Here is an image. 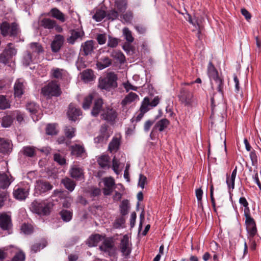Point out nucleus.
Wrapping results in <instances>:
<instances>
[{
    "label": "nucleus",
    "instance_id": "31",
    "mask_svg": "<svg viewBox=\"0 0 261 261\" xmlns=\"http://www.w3.org/2000/svg\"><path fill=\"white\" fill-rule=\"evenodd\" d=\"M169 124V120L166 118H163L155 123L153 129H158L160 132H163L168 127Z\"/></svg>",
    "mask_w": 261,
    "mask_h": 261
},
{
    "label": "nucleus",
    "instance_id": "9",
    "mask_svg": "<svg viewBox=\"0 0 261 261\" xmlns=\"http://www.w3.org/2000/svg\"><path fill=\"white\" fill-rule=\"evenodd\" d=\"M101 119L111 124L115 123L118 117L116 111L111 107H106L101 111Z\"/></svg>",
    "mask_w": 261,
    "mask_h": 261
},
{
    "label": "nucleus",
    "instance_id": "6",
    "mask_svg": "<svg viewBox=\"0 0 261 261\" xmlns=\"http://www.w3.org/2000/svg\"><path fill=\"white\" fill-rule=\"evenodd\" d=\"M119 208L120 214L122 215V216L116 220L114 223L115 228H118L119 227L123 228L125 227L124 223L125 220L123 216L128 214L130 208V205L128 200H123L119 206Z\"/></svg>",
    "mask_w": 261,
    "mask_h": 261
},
{
    "label": "nucleus",
    "instance_id": "11",
    "mask_svg": "<svg viewBox=\"0 0 261 261\" xmlns=\"http://www.w3.org/2000/svg\"><path fill=\"white\" fill-rule=\"evenodd\" d=\"M53 186L47 181L38 179L36 181L35 185V193L41 194L51 190Z\"/></svg>",
    "mask_w": 261,
    "mask_h": 261
},
{
    "label": "nucleus",
    "instance_id": "38",
    "mask_svg": "<svg viewBox=\"0 0 261 261\" xmlns=\"http://www.w3.org/2000/svg\"><path fill=\"white\" fill-rule=\"evenodd\" d=\"M244 215L246 228H256L255 222L253 218L251 217L250 212L244 213Z\"/></svg>",
    "mask_w": 261,
    "mask_h": 261
},
{
    "label": "nucleus",
    "instance_id": "53",
    "mask_svg": "<svg viewBox=\"0 0 261 261\" xmlns=\"http://www.w3.org/2000/svg\"><path fill=\"white\" fill-rule=\"evenodd\" d=\"M60 215L61 216L62 219L64 221H69L71 220L72 217V213L70 211L68 210H62L60 212Z\"/></svg>",
    "mask_w": 261,
    "mask_h": 261
},
{
    "label": "nucleus",
    "instance_id": "34",
    "mask_svg": "<svg viewBox=\"0 0 261 261\" xmlns=\"http://www.w3.org/2000/svg\"><path fill=\"white\" fill-rule=\"evenodd\" d=\"M138 98V95L133 92H130L127 94L121 101V105L124 107L135 101Z\"/></svg>",
    "mask_w": 261,
    "mask_h": 261
},
{
    "label": "nucleus",
    "instance_id": "15",
    "mask_svg": "<svg viewBox=\"0 0 261 261\" xmlns=\"http://www.w3.org/2000/svg\"><path fill=\"white\" fill-rule=\"evenodd\" d=\"M131 244L129 241V237L127 234L123 236L121 240L120 249L123 254L127 256L131 252Z\"/></svg>",
    "mask_w": 261,
    "mask_h": 261
},
{
    "label": "nucleus",
    "instance_id": "4",
    "mask_svg": "<svg viewBox=\"0 0 261 261\" xmlns=\"http://www.w3.org/2000/svg\"><path fill=\"white\" fill-rule=\"evenodd\" d=\"M59 85L56 81H52L41 89V93L44 96H59L61 94Z\"/></svg>",
    "mask_w": 261,
    "mask_h": 261
},
{
    "label": "nucleus",
    "instance_id": "19",
    "mask_svg": "<svg viewBox=\"0 0 261 261\" xmlns=\"http://www.w3.org/2000/svg\"><path fill=\"white\" fill-rule=\"evenodd\" d=\"M12 222L11 216L5 213L0 214V227L1 228H11Z\"/></svg>",
    "mask_w": 261,
    "mask_h": 261
},
{
    "label": "nucleus",
    "instance_id": "37",
    "mask_svg": "<svg viewBox=\"0 0 261 261\" xmlns=\"http://www.w3.org/2000/svg\"><path fill=\"white\" fill-rule=\"evenodd\" d=\"M56 21L50 18H45L40 21V25L45 29L51 30L54 28Z\"/></svg>",
    "mask_w": 261,
    "mask_h": 261
},
{
    "label": "nucleus",
    "instance_id": "64",
    "mask_svg": "<svg viewBox=\"0 0 261 261\" xmlns=\"http://www.w3.org/2000/svg\"><path fill=\"white\" fill-rule=\"evenodd\" d=\"M122 17L125 22L130 23L133 18V14L131 11H127Z\"/></svg>",
    "mask_w": 261,
    "mask_h": 261
},
{
    "label": "nucleus",
    "instance_id": "52",
    "mask_svg": "<svg viewBox=\"0 0 261 261\" xmlns=\"http://www.w3.org/2000/svg\"><path fill=\"white\" fill-rule=\"evenodd\" d=\"M106 16H107L106 12L103 10H98L93 16V19L96 21H101Z\"/></svg>",
    "mask_w": 261,
    "mask_h": 261
},
{
    "label": "nucleus",
    "instance_id": "29",
    "mask_svg": "<svg viewBox=\"0 0 261 261\" xmlns=\"http://www.w3.org/2000/svg\"><path fill=\"white\" fill-rule=\"evenodd\" d=\"M12 177L9 176L5 173H0V188L6 189L8 188L12 181Z\"/></svg>",
    "mask_w": 261,
    "mask_h": 261
},
{
    "label": "nucleus",
    "instance_id": "61",
    "mask_svg": "<svg viewBox=\"0 0 261 261\" xmlns=\"http://www.w3.org/2000/svg\"><path fill=\"white\" fill-rule=\"evenodd\" d=\"M9 197V194L7 191H4L0 193V208L4 205L5 202Z\"/></svg>",
    "mask_w": 261,
    "mask_h": 261
},
{
    "label": "nucleus",
    "instance_id": "51",
    "mask_svg": "<svg viewBox=\"0 0 261 261\" xmlns=\"http://www.w3.org/2000/svg\"><path fill=\"white\" fill-rule=\"evenodd\" d=\"M75 129L71 126H66L64 128V133L67 138L71 139L75 135Z\"/></svg>",
    "mask_w": 261,
    "mask_h": 261
},
{
    "label": "nucleus",
    "instance_id": "46",
    "mask_svg": "<svg viewBox=\"0 0 261 261\" xmlns=\"http://www.w3.org/2000/svg\"><path fill=\"white\" fill-rule=\"evenodd\" d=\"M122 33L128 43H131L134 41V38L132 35V33L128 28H124L122 30Z\"/></svg>",
    "mask_w": 261,
    "mask_h": 261
},
{
    "label": "nucleus",
    "instance_id": "21",
    "mask_svg": "<svg viewBox=\"0 0 261 261\" xmlns=\"http://www.w3.org/2000/svg\"><path fill=\"white\" fill-rule=\"evenodd\" d=\"M212 87L214 90H217L221 94L223 93V80L219 75L211 79Z\"/></svg>",
    "mask_w": 261,
    "mask_h": 261
},
{
    "label": "nucleus",
    "instance_id": "58",
    "mask_svg": "<svg viewBox=\"0 0 261 261\" xmlns=\"http://www.w3.org/2000/svg\"><path fill=\"white\" fill-rule=\"evenodd\" d=\"M93 97L91 95H89L84 98V102L83 103V108L85 110L88 109L92 103Z\"/></svg>",
    "mask_w": 261,
    "mask_h": 261
},
{
    "label": "nucleus",
    "instance_id": "59",
    "mask_svg": "<svg viewBox=\"0 0 261 261\" xmlns=\"http://www.w3.org/2000/svg\"><path fill=\"white\" fill-rule=\"evenodd\" d=\"M226 184L228 189L233 190L234 188L235 177L229 176L228 174L226 175Z\"/></svg>",
    "mask_w": 261,
    "mask_h": 261
},
{
    "label": "nucleus",
    "instance_id": "3",
    "mask_svg": "<svg viewBox=\"0 0 261 261\" xmlns=\"http://www.w3.org/2000/svg\"><path fill=\"white\" fill-rule=\"evenodd\" d=\"M1 34L4 37H16L19 33L18 24L15 22L9 23L7 21L3 22L0 25Z\"/></svg>",
    "mask_w": 261,
    "mask_h": 261
},
{
    "label": "nucleus",
    "instance_id": "57",
    "mask_svg": "<svg viewBox=\"0 0 261 261\" xmlns=\"http://www.w3.org/2000/svg\"><path fill=\"white\" fill-rule=\"evenodd\" d=\"M25 258V256L24 253L22 251H19L15 254L12 258L11 261H24Z\"/></svg>",
    "mask_w": 261,
    "mask_h": 261
},
{
    "label": "nucleus",
    "instance_id": "40",
    "mask_svg": "<svg viewBox=\"0 0 261 261\" xmlns=\"http://www.w3.org/2000/svg\"><path fill=\"white\" fill-rule=\"evenodd\" d=\"M62 183L65 187L70 191H72L76 185L75 182L71 179L66 177L62 180Z\"/></svg>",
    "mask_w": 261,
    "mask_h": 261
},
{
    "label": "nucleus",
    "instance_id": "13",
    "mask_svg": "<svg viewBox=\"0 0 261 261\" xmlns=\"http://www.w3.org/2000/svg\"><path fill=\"white\" fill-rule=\"evenodd\" d=\"M71 154L76 158H85L87 156L86 149L83 145L75 144L70 147Z\"/></svg>",
    "mask_w": 261,
    "mask_h": 261
},
{
    "label": "nucleus",
    "instance_id": "48",
    "mask_svg": "<svg viewBox=\"0 0 261 261\" xmlns=\"http://www.w3.org/2000/svg\"><path fill=\"white\" fill-rule=\"evenodd\" d=\"M26 108L32 114H35L38 111L39 106L34 102H29L26 105Z\"/></svg>",
    "mask_w": 261,
    "mask_h": 261
},
{
    "label": "nucleus",
    "instance_id": "39",
    "mask_svg": "<svg viewBox=\"0 0 261 261\" xmlns=\"http://www.w3.org/2000/svg\"><path fill=\"white\" fill-rule=\"evenodd\" d=\"M34 56L31 53V50H27L23 54L22 58L23 64L26 66H29L33 61Z\"/></svg>",
    "mask_w": 261,
    "mask_h": 261
},
{
    "label": "nucleus",
    "instance_id": "55",
    "mask_svg": "<svg viewBox=\"0 0 261 261\" xmlns=\"http://www.w3.org/2000/svg\"><path fill=\"white\" fill-rule=\"evenodd\" d=\"M54 160L58 163L60 165H64L66 164V161L65 158L59 153H55L54 155Z\"/></svg>",
    "mask_w": 261,
    "mask_h": 261
},
{
    "label": "nucleus",
    "instance_id": "44",
    "mask_svg": "<svg viewBox=\"0 0 261 261\" xmlns=\"http://www.w3.org/2000/svg\"><path fill=\"white\" fill-rule=\"evenodd\" d=\"M13 120L14 118L11 112L10 115H7L3 117L2 121V126L4 127H10L12 124Z\"/></svg>",
    "mask_w": 261,
    "mask_h": 261
},
{
    "label": "nucleus",
    "instance_id": "25",
    "mask_svg": "<svg viewBox=\"0 0 261 261\" xmlns=\"http://www.w3.org/2000/svg\"><path fill=\"white\" fill-rule=\"evenodd\" d=\"M35 58L44 52V49L41 44L38 42H32L29 44V49Z\"/></svg>",
    "mask_w": 261,
    "mask_h": 261
},
{
    "label": "nucleus",
    "instance_id": "7",
    "mask_svg": "<svg viewBox=\"0 0 261 261\" xmlns=\"http://www.w3.org/2000/svg\"><path fill=\"white\" fill-rule=\"evenodd\" d=\"M102 244L99 246L101 251L107 253L109 256H113L115 253V239L112 237L104 238Z\"/></svg>",
    "mask_w": 261,
    "mask_h": 261
},
{
    "label": "nucleus",
    "instance_id": "22",
    "mask_svg": "<svg viewBox=\"0 0 261 261\" xmlns=\"http://www.w3.org/2000/svg\"><path fill=\"white\" fill-rule=\"evenodd\" d=\"M70 176L77 180L84 178V170L76 165L73 166L70 170Z\"/></svg>",
    "mask_w": 261,
    "mask_h": 261
},
{
    "label": "nucleus",
    "instance_id": "30",
    "mask_svg": "<svg viewBox=\"0 0 261 261\" xmlns=\"http://www.w3.org/2000/svg\"><path fill=\"white\" fill-rule=\"evenodd\" d=\"M120 145V137H114L110 142L108 150L111 152H116L118 151Z\"/></svg>",
    "mask_w": 261,
    "mask_h": 261
},
{
    "label": "nucleus",
    "instance_id": "62",
    "mask_svg": "<svg viewBox=\"0 0 261 261\" xmlns=\"http://www.w3.org/2000/svg\"><path fill=\"white\" fill-rule=\"evenodd\" d=\"M118 41L117 38L109 36L108 46L114 48L116 47L118 45Z\"/></svg>",
    "mask_w": 261,
    "mask_h": 261
},
{
    "label": "nucleus",
    "instance_id": "54",
    "mask_svg": "<svg viewBox=\"0 0 261 261\" xmlns=\"http://www.w3.org/2000/svg\"><path fill=\"white\" fill-rule=\"evenodd\" d=\"M47 245V242L45 240L42 241V244L36 243L32 246V251L34 253H36L38 251H39L40 249H42Z\"/></svg>",
    "mask_w": 261,
    "mask_h": 261
},
{
    "label": "nucleus",
    "instance_id": "10",
    "mask_svg": "<svg viewBox=\"0 0 261 261\" xmlns=\"http://www.w3.org/2000/svg\"><path fill=\"white\" fill-rule=\"evenodd\" d=\"M160 101V98L158 96L154 97L151 101L148 97H145L142 102L140 111L146 113L150 109V107H156L159 103Z\"/></svg>",
    "mask_w": 261,
    "mask_h": 261
},
{
    "label": "nucleus",
    "instance_id": "8",
    "mask_svg": "<svg viewBox=\"0 0 261 261\" xmlns=\"http://www.w3.org/2000/svg\"><path fill=\"white\" fill-rule=\"evenodd\" d=\"M16 54L17 50L14 47L13 44L8 43L3 53L0 55V62L7 64Z\"/></svg>",
    "mask_w": 261,
    "mask_h": 261
},
{
    "label": "nucleus",
    "instance_id": "1",
    "mask_svg": "<svg viewBox=\"0 0 261 261\" xmlns=\"http://www.w3.org/2000/svg\"><path fill=\"white\" fill-rule=\"evenodd\" d=\"M54 204L52 201L47 200L41 201H34L31 204V211L40 216L49 215L53 208Z\"/></svg>",
    "mask_w": 261,
    "mask_h": 261
},
{
    "label": "nucleus",
    "instance_id": "50",
    "mask_svg": "<svg viewBox=\"0 0 261 261\" xmlns=\"http://www.w3.org/2000/svg\"><path fill=\"white\" fill-rule=\"evenodd\" d=\"M10 107V104L6 97L4 95H0V109L5 110Z\"/></svg>",
    "mask_w": 261,
    "mask_h": 261
},
{
    "label": "nucleus",
    "instance_id": "35",
    "mask_svg": "<svg viewBox=\"0 0 261 261\" xmlns=\"http://www.w3.org/2000/svg\"><path fill=\"white\" fill-rule=\"evenodd\" d=\"M103 238H104V237L99 234L91 235L87 241V244L89 247L95 246Z\"/></svg>",
    "mask_w": 261,
    "mask_h": 261
},
{
    "label": "nucleus",
    "instance_id": "16",
    "mask_svg": "<svg viewBox=\"0 0 261 261\" xmlns=\"http://www.w3.org/2000/svg\"><path fill=\"white\" fill-rule=\"evenodd\" d=\"M13 144L11 141L5 138H0V153L4 154H9L12 150Z\"/></svg>",
    "mask_w": 261,
    "mask_h": 261
},
{
    "label": "nucleus",
    "instance_id": "63",
    "mask_svg": "<svg viewBox=\"0 0 261 261\" xmlns=\"http://www.w3.org/2000/svg\"><path fill=\"white\" fill-rule=\"evenodd\" d=\"M112 168L114 171L117 174H118L119 173V162L117 160L115 156H114L112 160Z\"/></svg>",
    "mask_w": 261,
    "mask_h": 261
},
{
    "label": "nucleus",
    "instance_id": "24",
    "mask_svg": "<svg viewBox=\"0 0 261 261\" xmlns=\"http://www.w3.org/2000/svg\"><path fill=\"white\" fill-rule=\"evenodd\" d=\"M70 34L71 36L67 39V41L69 44H73L78 39H82L84 36V32L76 30H71Z\"/></svg>",
    "mask_w": 261,
    "mask_h": 261
},
{
    "label": "nucleus",
    "instance_id": "43",
    "mask_svg": "<svg viewBox=\"0 0 261 261\" xmlns=\"http://www.w3.org/2000/svg\"><path fill=\"white\" fill-rule=\"evenodd\" d=\"M115 6L120 12L125 11L127 6V0H115Z\"/></svg>",
    "mask_w": 261,
    "mask_h": 261
},
{
    "label": "nucleus",
    "instance_id": "23",
    "mask_svg": "<svg viewBox=\"0 0 261 261\" xmlns=\"http://www.w3.org/2000/svg\"><path fill=\"white\" fill-rule=\"evenodd\" d=\"M25 87L23 84V81L21 79H18L15 83L14 86V95L15 97H21L24 93Z\"/></svg>",
    "mask_w": 261,
    "mask_h": 261
},
{
    "label": "nucleus",
    "instance_id": "45",
    "mask_svg": "<svg viewBox=\"0 0 261 261\" xmlns=\"http://www.w3.org/2000/svg\"><path fill=\"white\" fill-rule=\"evenodd\" d=\"M207 73L211 79L214 77L215 76L219 75L217 69L212 62H210L208 63L207 67Z\"/></svg>",
    "mask_w": 261,
    "mask_h": 261
},
{
    "label": "nucleus",
    "instance_id": "60",
    "mask_svg": "<svg viewBox=\"0 0 261 261\" xmlns=\"http://www.w3.org/2000/svg\"><path fill=\"white\" fill-rule=\"evenodd\" d=\"M203 18L202 17H200V18L197 17L195 18V22H196V25H197L198 27V31L197 33V37L199 38H200V34L201 33V30L202 29L203 27L202 25V23L203 21Z\"/></svg>",
    "mask_w": 261,
    "mask_h": 261
},
{
    "label": "nucleus",
    "instance_id": "47",
    "mask_svg": "<svg viewBox=\"0 0 261 261\" xmlns=\"http://www.w3.org/2000/svg\"><path fill=\"white\" fill-rule=\"evenodd\" d=\"M21 151L24 155L29 157H33L35 154V148L32 146L23 147Z\"/></svg>",
    "mask_w": 261,
    "mask_h": 261
},
{
    "label": "nucleus",
    "instance_id": "49",
    "mask_svg": "<svg viewBox=\"0 0 261 261\" xmlns=\"http://www.w3.org/2000/svg\"><path fill=\"white\" fill-rule=\"evenodd\" d=\"M46 133L48 135H56L58 133L56 124H48L46 128Z\"/></svg>",
    "mask_w": 261,
    "mask_h": 261
},
{
    "label": "nucleus",
    "instance_id": "12",
    "mask_svg": "<svg viewBox=\"0 0 261 261\" xmlns=\"http://www.w3.org/2000/svg\"><path fill=\"white\" fill-rule=\"evenodd\" d=\"M108 126L106 124H103L101 126L98 136L94 138L95 143H106L111 136V133L108 130Z\"/></svg>",
    "mask_w": 261,
    "mask_h": 261
},
{
    "label": "nucleus",
    "instance_id": "27",
    "mask_svg": "<svg viewBox=\"0 0 261 261\" xmlns=\"http://www.w3.org/2000/svg\"><path fill=\"white\" fill-rule=\"evenodd\" d=\"M103 105V101L101 98H98L95 100L94 103V106L92 108L91 111V114L92 116L94 117H96L98 115V114L100 113H101V111L103 109H105L102 107Z\"/></svg>",
    "mask_w": 261,
    "mask_h": 261
},
{
    "label": "nucleus",
    "instance_id": "14",
    "mask_svg": "<svg viewBox=\"0 0 261 261\" xmlns=\"http://www.w3.org/2000/svg\"><path fill=\"white\" fill-rule=\"evenodd\" d=\"M65 38L62 35H56L51 43V49L53 53H58L62 47Z\"/></svg>",
    "mask_w": 261,
    "mask_h": 261
},
{
    "label": "nucleus",
    "instance_id": "26",
    "mask_svg": "<svg viewBox=\"0 0 261 261\" xmlns=\"http://www.w3.org/2000/svg\"><path fill=\"white\" fill-rule=\"evenodd\" d=\"M47 15L51 16L61 22H64L66 21L64 14L57 8H52Z\"/></svg>",
    "mask_w": 261,
    "mask_h": 261
},
{
    "label": "nucleus",
    "instance_id": "20",
    "mask_svg": "<svg viewBox=\"0 0 261 261\" xmlns=\"http://www.w3.org/2000/svg\"><path fill=\"white\" fill-rule=\"evenodd\" d=\"M105 188H103V194L105 195H110L113 192L115 181L112 177H106L103 179Z\"/></svg>",
    "mask_w": 261,
    "mask_h": 261
},
{
    "label": "nucleus",
    "instance_id": "17",
    "mask_svg": "<svg viewBox=\"0 0 261 261\" xmlns=\"http://www.w3.org/2000/svg\"><path fill=\"white\" fill-rule=\"evenodd\" d=\"M67 114L70 120L75 121L77 117L82 115V112L80 109L76 108L74 104L70 103L68 106Z\"/></svg>",
    "mask_w": 261,
    "mask_h": 261
},
{
    "label": "nucleus",
    "instance_id": "41",
    "mask_svg": "<svg viewBox=\"0 0 261 261\" xmlns=\"http://www.w3.org/2000/svg\"><path fill=\"white\" fill-rule=\"evenodd\" d=\"M111 56L121 64L124 63L125 61V57L124 54L120 51L113 50L111 53Z\"/></svg>",
    "mask_w": 261,
    "mask_h": 261
},
{
    "label": "nucleus",
    "instance_id": "32",
    "mask_svg": "<svg viewBox=\"0 0 261 261\" xmlns=\"http://www.w3.org/2000/svg\"><path fill=\"white\" fill-rule=\"evenodd\" d=\"M111 64L112 60L108 57H105L101 58L96 63V66L97 68L100 70L105 69L110 66Z\"/></svg>",
    "mask_w": 261,
    "mask_h": 261
},
{
    "label": "nucleus",
    "instance_id": "42",
    "mask_svg": "<svg viewBox=\"0 0 261 261\" xmlns=\"http://www.w3.org/2000/svg\"><path fill=\"white\" fill-rule=\"evenodd\" d=\"M64 73V69L58 68H53L50 71L51 77L57 79H62Z\"/></svg>",
    "mask_w": 261,
    "mask_h": 261
},
{
    "label": "nucleus",
    "instance_id": "2",
    "mask_svg": "<svg viewBox=\"0 0 261 261\" xmlns=\"http://www.w3.org/2000/svg\"><path fill=\"white\" fill-rule=\"evenodd\" d=\"M117 76L114 72L108 73L105 77L99 80L98 87L101 89L110 90L117 87Z\"/></svg>",
    "mask_w": 261,
    "mask_h": 261
},
{
    "label": "nucleus",
    "instance_id": "18",
    "mask_svg": "<svg viewBox=\"0 0 261 261\" xmlns=\"http://www.w3.org/2000/svg\"><path fill=\"white\" fill-rule=\"evenodd\" d=\"M94 49V42L93 40H88L83 43L81 46V50L83 55L87 56L91 55Z\"/></svg>",
    "mask_w": 261,
    "mask_h": 261
},
{
    "label": "nucleus",
    "instance_id": "56",
    "mask_svg": "<svg viewBox=\"0 0 261 261\" xmlns=\"http://www.w3.org/2000/svg\"><path fill=\"white\" fill-rule=\"evenodd\" d=\"M107 16L109 19L115 20L118 18L119 13L114 9L111 10L106 13Z\"/></svg>",
    "mask_w": 261,
    "mask_h": 261
},
{
    "label": "nucleus",
    "instance_id": "28",
    "mask_svg": "<svg viewBox=\"0 0 261 261\" xmlns=\"http://www.w3.org/2000/svg\"><path fill=\"white\" fill-rule=\"evenodd\" d=\"M28 190L22 188H18L14 190L13 192L14 197L19 200H24L28 197Z\"/></svg>",
    "mask_w": 261,
    "mask_h": 261
},
{
    "label": "nucleus",
    "instance_id": "5",
    "mask_svg": "<svg viewBox=\"0 0 261 261\" xmlns=\"http://www.w3.org/2000/svg\"><path fill=\"white\" fill-rule=\"evenodd\" d=\"M178 97L180 103L186 107L192 106L194 101L193 93L185 87L180 88Z\"/></svg>",
    "mask_w": 261,
    "mask_h": 261
},
{
    "label": "nucleus",
    "instance_id": "33",
    "mask_svg": "<svg viewBox=\"0 0 261 261\" xmlns=\"http://www.w3.org/2000/svg\"><path fill=\"white\" fill-rule=\"evenodd\" d=\"M110 157L108 155H102L97 159V163L102 168H109Z\"/></svg>",
    "mask_w": 261,
    "mask_h": 261
},
{
    "label": "nucleus",
    "instance_id": "36",
    "mask_svg": "<svg viewBox=\"0 0 261 261\" xmlns=\"http://www.w3.org/2000/svg\"><path fill=\"white\" fill-rule=\"evenodd\" d=\"M94 74L92 70L88 69L81 73V78L85 82H89L93 80Z\"/></svg>",
    "mask_w": 261,
    "mask_h": 261
}]
</instances>
